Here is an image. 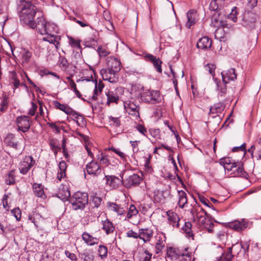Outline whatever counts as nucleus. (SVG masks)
Here are the masks:
<instances>
[{"label": "nucleus", "instance_id": "1", "mask_svg": "<svg viewBox=\"0 0 261 261\" xmlns=\"http://www.w3.org/2000/svg\"><path fill=\"white\" fill-rule=\"evenodd\" d=\"M18 9L20 22L29 26L34 20L37 8L30 2L23 0L20 1Z\"/></svg>", "mask_w": 261, "mask_h": 261}, {"label": "nucleus", "instance_id": "2", "mask_svg": "<svg viewBox=\"0 0 261 261\" xmlns=\"http://www.w3.org/2000/svg\"><path fill=\"white\" fill-rule=\"evenodd\" d=\"M29 27L32 29H36L41 34H51L52 30L56 27L54 24L46 22L44 18L39 15L36 20H33Z\"/></svg>", "mask_w": 261, "mask_h": 261}, {"label": "nucleus", "instance_id": "3", "mask_svg": "<svg viewBox=\"0 0 261 261\" xmlns=\"http://www.w3.org/2000/svg\"><path fill=\"white\" fill-rule=\"evenodd\" d=\"M72 210L76 211L83 210L88 202V196L87 193L75 192L69 199Z\"/></svg>", "mask_w": 261, "mask_h": 261}, {"label": "nucleus", "instance_id": "4", "mask_svg": "<svg viewBox=\"0 0 261 261\" xmlns=\"http://www.w3.org/2000/svg\"><path fill=\"white\" fill-rule=\"evenodd\" d=\"M140 99L142 102L155 104L161 101V96L159 91L146 90L140 93Z\"/></svg>", "mask_w": 261, "mask_h": 261}, {"label": "nucleus", "instance_id": "5", "mask_svg": "<svg viewBox=\"0 0 261 261\" xmlns=\"http://www.w3.org/2000/svg\"><path fill=\"white\" fill-rule=\"evenodd\" d=\"M124 107L126 113L135 119L140 118V107L134 101L128 100L124 102Z\"/></svg>", "mask_w": 261, "mask_h": 261}, {"label": "nucleus", "instance_id": "6", "mask_svg": "<svg viewBox=\"0 0 261 261\" xmlns=\"http://www.w3.org/2000/svg\"><path fill=\"white\" fill-rule=\"evenodd\" d=\"M35 164V161L31 156H25L20 163L19 170L20 173L26 174Z\"/></svg>", "mask_w": 261, "mask_h": 261}, {"label": "nucleus", "instance_id": "7", "mask_svg": "<svg viewBox=\"0 0 261 261\" xmlns=\"http://www.w3.org/2000/svg\"><path fill=\"white\" fill-rule=\"evenodd\" d=\"M100 74L105 81H108L112 83H115L118 81L117 73L114 71L111 70L109 68H102L100 70Z\"/></svg>", "mask_w": 261, "mask_h": 261}, {"label": "nucleus", "instance_id": "8", "mask_svg": "<svg viewBox=\"0 0 261 261\" xmlns=\"http://www.w3.org/2000/svg\"><path fill=\"white\" fill-rule=\"evenodd\" d=\"M18 130L27 132L30 128V119L27 116H19L16 119Z\"/></svg>", "mask_w": 261, "mask_h": 261}, {"label": "nucleus", "instance_id": "9", "mask_svg": "<svg viewBox=\"0 0 261 261\" xmlns=\"http://www.w3.org/2000/svg\"><path fill=\"white\" fill-rule=\"evenodd\" d=\"M248 225V221L243 219L241 221L235 220L228 222L227 226L237 231H241L246 229Z\"/></svg>", "mask_w": 261, "mask_h": 261}, {"label": "nucleus", "instance_id": "10", "mask_svg": "<svg viewBox=\"0 0 261 261\" xmlns=\"http://www.w3.org/2000/svg\"><path fill=\"white\" fill-rule=\"evenodd\" d=\"M255 22V14L252 12L245 13L242 18V25L249 29L254 28Z\"/></svg>", "mask_w": 261, "mask_h": 261}, {"label": "nucleus", "instance_id": "11", "mask_svg": "<svg viewBox=\"0 0 261 261\" xmlns=\"http://www.w3.org/2000/svg\"><path fill=\"white\" fill-rule=\"evenodd\" d=\"M141 180V178L138 174H133L123 181V185L125 188H130L139 185Z\"/></svg>", "mask_w": 261, "mask_h": 261}, {"label": "nucleus", "instance_id": "12", "mask_svg": "<svg viewBox=\"0 0 261 261\" xmlns=\"http://www.w3.org/2000/svg\"><path fill=\"white\" fill-rule=\"evenodd\" d=\"M107 65L111 70L118 72L121 69V62L116 58L111 56L107 58Z\"/></svg>", "mask_w": 261, "mask_h": 261}, {"label": "nucleus", "instance_id": "13", "mask_svg": "<svg viewBox=\"0 0 261 261\" xmlns=\"http://www.w3.org/2000/svg\"><path fill=\"white\" fill-rule=\"evenodd\" d=\"M86 170L89 174L98 176L101 173V169L96 162L91 161L86 165Z\"/></svg>", "mask_w": 261, "mask_h": 261}, {"label": "nucleus", "instance_id": "14", "mask_svg": "<svg viewBox=\"0 0 261 261\" xmlns=\"http://www.w3.org/2000/svg\"><path fill=\"white\" fill-rule=\"evenodd\" d=\"M221 74L222 81L224 83H228L230 81H233L237 79V74L233 68L222 71Z\"/></svg>", "mask_w": 261, "mask_h": 261}, {"label": "nucleus", "instance_id": "15", "mask_svg": "<svg viewBox=\"0 0 261 261\" xmlns=\"http://www.w3.org/2000/svg\"><path fill=\"white\" fill-rule=\"evenodd\" d=\"M144 58L145 60L152 63L154 67L158 72L162 73V69L161 64L162 62L159 58H157L155 56L151 54H147L145 55Z\"/></svg>", "mask_w": 261, "mask_h": 261}, {"label": "nucleus", "instance_id": "16", "mask_svg": "<svg viewBox=\"0 0 261 261\" xmlns=\"http://www.w3.org/2000/svg\"><path fill=\"white\" fill-rule=\"evenodd\" d=\"M181 251L178 249L170 247L167 249L166 253V260L177 261Z\"/></svg>", "mask_w": 261, "mask_h": 261}, {"label": "nucleus", "instance_id": "17", "mask_svg": "<svg viewBox=\"0 0 261 261\" xmlns=\"http://www.w3.org/2000/svg\"><path fill=\"white\" fill-rule=\"evenodd\" d=\"M168 217V222L173 227L178 228L179 226V222L180 218L178 215L172 211H168L166 212Z\"/></svg>", "mask_w": 261, "mask_h": 261}, {"label": "nucleus", "instance_id": "18", "mask_svg": "<svg viewBox=\"0 0 261 261\" xmlns=\"http://www.w3.org/2000/svg\"><path fill=\"white\" fill-rule=\"evenodd\" d=\"M54 105L55 107L65 113L67 115H76V112L73 110L71 108L65 105L61 104L58 100H55L53 101Z\"/></svg>", "mask_w": 261, "mask_h": 261}, {"label": "nucleus", "instance_id": "19", "mask_svg": "<svg viewBox=\"0 0 261 261\" xmlns=\"http://www.w3.org/2000/svg\"><path fill=\"white\" fill-rule=\"evenodd\" d=\"M212 41L208 37H203L200 38L197 43V47L201 49H207L212 46Z\"/></svg>", "mask_w": 261, "mask_h": 261}, {"label": "nucleus", "instance_id": "20", "mask_svg": "<svg viewBox=\"0 0 261 261\" xmlns=\"http://www.w3.org/2000/svg\"><path fill=\"white\" fill-rule=\"evenodd\" d=\"M139 238L142 239L144 242H148L150 240L153 236L152 230L149 228H142L139 230Z\"/></svg>", "mask_w": 261, "mask_h": 261}, {"label": "nucleus", "instance_id": "21", "mask_svg": "<svg viewBox=\"0 0 261 261\" xmlns=\"http://www.w3.org/2000/svg\"><path fill=\"white\" fill-rule=\"evenodd\" d=\"M57 196L63 201L69 200L70 193L68 188L67 186H63L59 189Z\"/></svg>", "mask_w": 261, "mask_h": 261}, {"label": "nucleus", "instance_id": "22", "mask_svg": "<svg viewBox=\"0 0 261 261\" xmlns=\"http://www.w3.org/2000/svg\"><path fill=\"white\" fill-rule=\"evenodd\" d=\"M213 80L217 85V90L219 91L218 95L221 97L224 96L227 92L226 84L227 83H224L223 81L221 82L216 78H214Z\"/></svg>", "mask_w": 261, "mask_h": 261}, {"label": "nucleus", "instance_id": "23", "mask_svg": "<svg viewBox=\"0 0 261 261\" xmlns=\"http://www.w3.org/2000/svg\"><path fill=\"white\" fill-rule=\"evenodd\" d=\"M197 14L196 12L194 10L189 11L187 13V21L186 23V26L188 28L190 27L195 23L196 21Z\"/></svg>", "mask_w": 261, "mask_h": 261}, {"label": "nucleus", "instance_id": "24", "mask_svg": "<svg viewBox=\"0 0 261 261\" xmlns=\"http://www.w3.org/2000/svg\"><path fill=\"white\" fill-rule=\"evenodd\" d=\"M226 0H212L210 4V9L211 11H218L225 6Z\"/></svg>", "mask_w": 261, "mask_h": 261}, {"label": "nucleus", "instance_id": "25", "mask_svg": "<svg viewBox=\"0 0 261 261\" xmlns=\"http://www.w3.org/2000/svg\"><path fill=\"white\" fill-rule=\"evenodd\" d=\"M34 194L38 197L45 198L46 195L44 193V187L41 184H34L33 186Z\"/></svg>", "mask_w": 261, "mask_h": 261}, {"label": "nucleus", "instance_id": "26", "mask_svg": "<svg viewBox=\"0 0 261 261\" xmlns=\"http://www.w3.org/2000/svg\"><path fill=\"white\" fill-rule=\"evenodd\" d=\"M80 257L84 261H93L94 259L92 249H87L80 253Z\"/></svg>", "mask_w": 261, "mask_h": 261}, {"label": "nucleus", "instance_id": "27", "mask_svg": "<svg viewBox=\"0 0 261 261\" xmlns=\"http://www.w3.org/2000/svg\"><path fill=\"white\" fill-rule=\"evenodd\" d=\"M106 94L107 97V103L108 105H110L111 103H118L119 98L116 93L108 91L106 93Z\"/></svg>", "mask_w": 261, "mask_h": 261}, {"label": "nucleus", "instance_id": "28", "mask_svg": "<svg viewBox=\"0 0 261 261\" xmlns=\"http://www.w3.org/2000/svg\"><path fill=\"white\" fill-rule=\"evenodd\" d=\"M178 206L180 208H183L188 202L187 194L183 190H180L178 191Z\"/></svg>", "mask_w": 261, "mask_h": 261}, {"label": "nucleus", "instance_id": "29", "mask_svg": "<svg viewBox=\"0 0 261 261\" xmlns=\"http://www.w3.org/2000/svg\"><path fill=\"white\" fill-rule=\"evenodd\" d=\"M108 208L110 211L116 212L118 215H122L125 212V210L123 207L115 203H110L108 205Z\"/></svg>", "mask_w": 261, "mask_h": 261}, {"label": "nucleus", "instance_id": "30", "mask_svg": "<svg viewBox=\"0 0 261 261\" xmlns=\"http://www.w3.org/2000/svg\"><path fill=\"white\" fill-rule=\"evenodd\" d=\"M82 238L85 242L89 245H93L97 243L98 239L96 238L93 237L91 235L86 232L83 233Z\"/></svg>", "mask_w": 261, "mask_h": 261}, {"label": "nucleus", "instance_id": "31", "mask_svg": "<svg viewBox=\"0 0 261 261\" xmlns=\"http://www.w3.org/2000/svg\"><path fill=\"white\" fill-rule=\"evenodd\" d=\"M15 137L14 135L12 134H8L5 139V143L9 146H11L15 149L17 148V142L15 141Z\"/></svg>", "mask_w": 261, "mask_h": 261}, {"label": "nucleus", "instance_id": "32", "mask_svg": "<svg viewBox=\"0 0 261 261\" xmlns=\"http://www.w3.org/2000/svg\"><path fill=\"white\" fill-rule=\"evenodd\" d=\"M103 179H106V184L113 188H115L118 185L117 182L119 180L117 177L109 175H105Z\"/></svg>", "mask_w": 261, "mask_h": 261}, {"label": "nucleus", "instance_id": "33", "mask_svg": "<svg viewBox=\"0 0 261 261\" xmlns=\"http://www.w3.org/2000/svg\"><path fill=\"white\" fill-rule=\"evenodd\" d=\"M102 224V229L106 231L107 234H108L114 231L115 227L113 223L108 219H107L105 221H103Z\"/></svg>", "mask_w": 261, "mask_h": 261}, {"label": "nucleus", "instance_id": "34", "mask_svg": "<svg viewBox=\"0 0 261 261\" xmlns=\"http://www.w3.org/2000/svg\"><path fill=\"white\" fill-rule=\"evenodd\" d=\"M212 25L214 27L223 26V22L220 18L219 13L216 12L212 16Z\"/></svg>", "mask_w": 261, "mask_h": 261}, {"label": "nucleus", "instance_id": "35", "mask_svg": "<svg viewBox=\"0 0 261 261\" xmlns=\"http://www.w3.org/2000/svg\"><path fill=\"white\" fill-rule=\"evenodd\" d=\"M231 171L233 172V176H240L245 178H248V175L247 173L244 170L243 168L241 166L238 167L236 166V168L233 169V170Z\"/></svg>", "mask_w": 261, "mask_h": 261}, {"label": "nucleus", "instance_id": "36", "mask_svg": "<svg viewBox=\"0 0 261 261\" xmlns=\"http://www.w3.org/2000/svg\"><path fill=\"white\" fill-rule=\"evenodd\" d=\"M21 61L23 64L30 62L32 53L27 49H23L21 52Z\"/></svg>", "mask_w": 261, "mask_h": 261}, {"label": "nucleus", "instance_id": "37", "mask_svg": "<svg viewBox=\"0 0 261 261\" xmlns=\"http://www.w3.org/2000/svg\"><path fill=\"white\" fill-rule=\"evenodd\" d=\"M221 163H223L224 165H228L230 167H226L227 170H233V169L236 168V162H233L229 158H224L221 160Z\"/></svg>", "mask_w": 261, "mask_h": 261}, {"label": "nucleus", "instance_id": "38", "mask_svg": "<svg viewBox=\"0 0 261 261\" xmlns=\"http://www.w3.org/2000/svg\"><path fill=\"white\" fill-rule=\"evenodd\" d=\"M192 224L190 222H186L184 226L182 227L183 231L188 235L189 237L193 238L194 234L192 230Z\"/></svg>", "mask_w": 261, "mask_h": 261}, {"label": "nucleus", "instance_id": "39", "mask_svg": "<svg viewBox=\"0 0 261 261\" xmlns=\"http://www.w3.org/2000/svg\"><path fill=\"white\" fill-rule=\"evenodd\" d=\"M177 261H191V253L188 251L186 249L185 251H181Z\"/></svg>", "mask_w": 261, "mask_h": 261}, {"label": "nucleus", "instance_id": "40", "mask_svg": "<svg viewBox=\"0 0 261 261\" xmlns=\"http://www.w3.org/2000/svg\"><path fill=\"white\" fill-rule=\"evenodd\" d=\"M153 198L154 202L163 203L165 199L163 191H157L154 192Z\"/></svg>", "mask_w": 261, "mask_h": 261}, {"label": "nucleus", "instance_id": "41", "mask_svg": "<svg viewBox=\"0 0 261 261\" xmlns=\"http://www.w3.org/2000/svg\"><path fill=\"white\" fill-rule=\"evenodd\" d=\"M104 87V85L101 82H99L98 84H97V82L95 83V89L94 90V94L92 96V98L93 100H96L97 99V96L98 94V91L101 92L103 88Z\"/></svg>", "mask_w": 261, "mask_h": 261}, {"label": "nucleus", "instance_id": "42", "mask_svg": "<svg viewBox=\"0 0 261 261\" xmlns=\"http://www.w3.org/2000/svg\"><path fill=\"white\" fill-rule=\"evenodd\" d=\"M6 183L7 185H13L15 183V171H10L6 177Z\"/></svg>", "mask_w": 261, "mask_h": 261}, {"label": "nucleus", "instance_id": "43", "mask_svg": "<svg viewBox=\"0 0 261 261\" xmlns=\"http://www.w3.org/2000/svg\"><path fill=\"white\" fill-rule=\"evenodd\" d=\"M47 36L46 37L43 38V40L49 42L50 43L55 44L58 40H59L60 38L58 36L55 35L54 34V31L52 30V32L51 34H47Z\"/></svg>", "mask_w": 261, "mask_h": 261}, {"label": "nucleus", "instance_id": "44", "mask_svg": "<svg viewBox=\"0 0 261 261\" xmlns=\"http://www.w3.org/2000/svg\"><path fill=\"white\" fill-rule=\"evenodd\" d=\"M97 161L99 162L100 164L106 166H108L110 164L108 156L103 153L97 156Z\"/></svg>", "mask_w": 261, "mask_h": 261}, {"label": "nucleus", "instance_id": "45", "mask_svg": "<svg viewBox=\"0 0 261 261\" xmlns=\"http://www.w3.org/2000/svg\"><path fill=\"white\" fill-rule=\"evenodd\" d=\"M234 246L235 245H233L231 247H229L227 252L222 254L221 257L222 261H230L231 260L233 256L232 255V247Z\"/></svg>", "mask_w": 261, "mask_h": 261}, {"label": "nucleus", "instance_id": "46", "mask_svg": "<svg viewBox=\"0 0 261 261\" xmlns=\"http://www.w3.org/2000/svg\"><path fill=\"white\" fill-rule=\"evenodd\" d=\"M224 108V107L223 103H216L211 108L210 112L212 113H220L223 110Z\"/></svg>", "mask_w": 261, "mask_h": 261}, {"label": "nucleus", "instance_id": "47", "mask_svg": "<svg viewBox=\"0 0 261 261\" xmlns=\"http://www.w3.org/2000/svg\"><path fill=\"white\" fill-rule=\"evenodd\" d=\"M109 125L114 127H119L121 122L119 117H114L112 116L108 117Z\"/></svg>", "mask_w": 261, "mask_h": 261}, {"label": "nucleus", "instance_id": "48", "mask_svg": "<svg viewBox=\"0 0 261 261\" xmlns=\"http://www.w3.org/2000/svg\"><path fill=\"white\" fill-rule=\"evenodd\" d=\"M98 252L100 258L103 259L107 257L108 248L105 245H100L98 247Z\"/></svg>", "mask_w": 261, "mask_h": 261}, {"label": "nucleus", "instance_id": "49", "mask_svg": "<svg viewBox=\"0 0 261 261\" xmlns=\"http://www.w3.org/2000/svg\"><path fill=\"white\" fill-rule=\"evenodd\" d=\"M196 217L199 223L203 225L204 227L207 228V225H208V221H207L204 216L200 214V212L196 214Z\"/></svg>", "mask_w": 261, "mask_h": 261}, {"label": "nucleus", "instance_id": "50", "mask_svg": "<svg viewBox=\"0 0 261 261\" xmlns=\"http://www.w3.org/2000/svg\"><path fill=\"white\" fill-rule=\"evenodd\" d=\"M216 66L214 64L208 63L204 66V69L207 71L210 74H211L213 77H214L215 75V69ZM214 77H213L214 79Z\"/></svg>", "mask_w": 261, "mask_h": 261}, {"label": "nucleus", "instance_id": "51", "mask_svg": "<svg viewBox=\"0 0 261 261\" xmlns=\"http://www.w3.org/2000/svg\"><path fill=\"white\" fill-rule=\"evenodd\" d=\"M152 254L150 253L148 250H146L144 252L140 255V261H150Z\"/></svg>", "mask_w": 261, "mask_h": 261}, {"label": "nucleus", "instance_id": "52", "mask_svg": "<svg viewBox=\"0 0 261 261\" xmlns=\"http://www.w3.org/2000/svg\"><path fill=\"white\" fill-rule=\"evenodd\" d=\"M138 213V211L136 206L133 204H131L127 213V218L128 219L131 218L133 216L137 215Z\"/></svg>", "mask_w": 261, "mask_h": 261}, {"label": "nucleus", "instance_id": "53", "mask_svg": "<svg viewBox=\"0 0 261 261\" xmlns=\"http://www.w3.org/2000/svg\"><path fill=\"white\" fill-rule=\"evenodd\" d=\"M69 40V44L71 46L77 48H81V46L80 44V41L79 40H75L71 37H68Z\"/></svg>", "mask_w": 261, "mask_h": 261}, {"label": "nucleus", "instance_id": "54", "mask_svg": "<svg viewBox=\"0 0 261 261\" xmlns=\"http://www.w3.org/2000/svg\"><path fill=\"white\" fill-rule=\"evenodd\" d=\"M165 241L160 239L158 240L155 247V253L156 254L159 253L161 251L162 249L165 247Z\"/></svg>", "mask_w": 261, "mask_h": 261}, {"label": "nucleus", "instance_id": "55", "mask_svg": "<svg viewBox=\"0 0 261 261\" xmlns=\"http://www.w3.org/2000/svg\"><path fill=\"white\" fill-rule=\"evenodd\" d=\"M199 199L201 203L206 206L212 208L213 210H215V207L211 204L210 201L202 195L199 196Z\"/></svg>", "mask_w": 261, "mask_h": 261}, {"label": "nucleus", "instance_id": "56", "mask_svg": "<svg viewBox=\"0 0 261 261\" xmlns=\"http://www.w3.org/2000/svg\"><path fill=\"white\" fill-rule=\"evenodd\" d=\"M40 215L39 214L35 213H34L33 215L30 214L29 215V220H30L32 223H33L36 226V227H38V223L37 221L36 220L37 219V217H39Z\"/></svg>", "mask_w": 261, "mask_h": 261}, {"label": "nucleus", "instance_id": "57", "mask_svg": "<svg viewBox=\"0 0 261 261\" xmlns=\"http://www.w3.org/2000/svg\"><path fill=\"white\" fill-rule=\"evenodd\" d=\"M51 149L54 151V154L56 155L58 151L60 150V147H59L55 141L52 140L49 143Z\"/></svg>", "mask_w": 261, "mask_h": 261}, {"label": "nucleus", "instance_id": "58", "mask_svg": "<svg viewBox=\"0 0 261 261\" xmlns=\"http://www.w3.org/2000/svg\"><path fill=\"white\" fill-rule=\"evenodd\" d=\"M109 150L113 151L114 152L118 155L121 159L122 160H125L126 158V155L123 152L120 151L119 149H117L113 147H111L109 148Z\"/></svg>", "mask_w": 261, "mask_h": 261}, {"label": "nucleus", "instance_id": "59", "mask_svg": "<svg viewBox=\"0 0 261 261\" xmlns=\"http://www.w3.org/2000/svg\"><path fill=\"white\" fill-rule=\"evenodd\" d=\"M97 51L100 57H105L109 54V52L106 49L101 46H98Z\"/></svg>", "mask_w": 261, "mask_h": 261}, {"label": "nucleus", "instance_id": "60", "mask_svg": "<svg viewBox=\"0 0 261 261\" xmlns=\"http://www.w3.org/2000/svg\"><path fill=\"white\" fill-rule=\"evenodd\" d=\"M149 132L151 136L155 139H160V130L159 129H150Z\"/></svg>", "mask_w": 261, "mask_h": 261}, {"label": "nucleus", "instance_id": "61", "mask_svg": "<svg viewBox=\"0 0 261 261\" xmlns=\"http://www.w3.org/2000/svg\"><path fill=\"white\" fill-rule=\"evenodd\" d=\"M101 202V199L96 196H93L92 199V203L94 206L98 207L100 206Z\"/></svg>", "mask_w": 261, "mask_h": 261}, {"label": "nucleus", "instance_id": "62", "mask_svg": "<svg viewBox=\"0 0 261 261\" xmlns=\"http://www.w3.org/2000/svg\"><path fill=\"white\" fill-rule=\"evenodd\" d=\"M140 143V141H130V143L132 147L133 151L134 153H137L139 151V144Z\"/></svg>", "mask_w": 261, "mask_h": 261}, {"label": "nucleus", "instance_id": "63", "mask_svg": "<svg viewBox=\"0 0 261 261\" xmlns=\"http://www.w3.org/2000/svg\"><path fill=\"white\" fill-rule=\"evenodd\" d=\"M11 213L13 214L14 216L15 217L16 220L19 221L21 218V211L19 208H14L11 211Z\"/></svg>", "mask_w": 261, "mask_h": 261}, {"label": "nucleus", "instance_id": "64", "mask_svg": "<svg viewBox=\"0 0 261 261\" xmlns=\"http://www.w3.org/2000/svg\"><path fill=\"white\" fill-rule=\"evenodd\" d=\"M257 144L256 145L257 148V155L259 159H261V138H259L257 140Z\"/></svg>", "mask_w": 261, "mask_h": 261}]
</instances>
